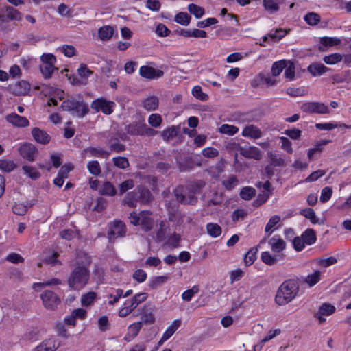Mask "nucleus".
<instances>
[{
    "label": "nucleus",
    "mask_w": 351,
    "mask_h": 351,
    "mask_svg": "<svg viewBox=\"0 0 351 351\" xmlns=\"http://www.w3.org/2000/svg\"><path fill=\"white\" fill-rule=\"evenodd\" d=\"M298 291V281L294 279L287 280L278 287L275 296V302L279 306H285L296 297Z\"/></svg>",
    "instance_id": "1"
},
{
    "label": "nucleus",
    "mask_w": 351,
    "mask_h": 351,
    "mask_svg": "<svg viewBox=\"0 0 351 351\" xmlns=\"http://www.w3.org/2000/svg\"><path fill=\"white\" fill-rule=\"evenodd\" d=\"M60 107L63 110L71 112L79 118L84 117L89 111L88 105L80 95L64 100Z\"/></svg>",
    "instance_id": "2"
},
{
    "label": "nucleus",
    "mask_w": 351,
    "mask_h": 351,
    "mask_svg": "<svg viewBox=\"0 0 351 351\" xmlns=\"http://www.w3.org/2000/svg\"><path fill=\"white\" fill-rule=\"evenodd\" d=\"M89 271L84 266L76 267L70 274L67 282L70 288L75 290L82 289L88 282Z\"/></svg>",
    "instance_id": "3"
},
{
    "label": "nucleus",
    "mask_w": 351,
    "mask_h": 351,
    "mask_svg": "<svg viewBox=\"0 0 351 351\" xmlns=\"http://www.w3.org/2000/svg\"><path fill=\"white\" fill-rule=\"evenodd\" d=\"M125 131L133 136H154L157 131L149 128L143 121H134L126 125Z\"/></svg>",
    "instance_id": "4"
},
{
    "label": "nucleus",
    "mask_w": 351,
    "mask_h": 351,
    "mask_svg": "<svg viewBox=\"0 0 351 351\" xmlns=\"http://www.w3.org/2000/svg\"><path fill=\"white\" fill-rule=\"evenodd\" d=\"M174 194L178 202L184 204H195L197 198L183 186H179L174 190Z\"/></svg>",
    "instance_id": "5"
},
{
    "label": "nucleus",
    "mask_w": 351,
    "mask_h": 351,
    "mask_svg": "<svg viewBox=\"0 0 351 351\" xmlns=\"http://www.w3.org/2000/svg\"><path fill=\"white\" fill-rule=\"evenodd\" d=\"M43 306L48 310L53 311L60 303V299L52 291L46 290L40 294Z\"/></svg>",
    "instance_id": "6"
},
{
    "label": "nucleus",
    "mask_w": 351,
    "mask_h": 351,
    "mask_svg": "<svg viewBox=\"0 0 351 351\" xmlns=\"http://www.w3.org/2000/svg\"><path fill=\"white\" fill-rule=\"evenodd\" d=\"M301 110L306 113L327 114L328 106L321 102H306L301 106Z\"/></svg>",
    "instance_id": "7"
},
{
    "label": "nucleus",
    "mask_w": 351,
    "mask_h": 351,
    "mask_svg": "<svg viewBox=\"0 0 351 351\" xmlns=\"http://www.w3.org/2000/svg\"><path fill=\"white\" fill-rule=\"evenodd\" d=\"M18 150L21 157L29 162L34 161L38 154V149L35 145L29 143L21 145Z\"/></svg>",
    "instance_id": "8"
},
{
    "label": "nucleus",
    "mask_w": 351,
    "mask_h": 351,
    "mask_svg": "<svg viewBox=\"0 0 351 351\" xmlns=\"http://www.w3.org/2000/svg\"><path fill=\"white\" fill-rule=\"evenodd\" d=\"M125 234V226L121 221H114L110 227V231L108 233L109 239H114L119 237H123Z\"/></svg>",
    "instance_id": "9"
},
{
    "label": "nucleus",
    "mask_w": 351,
    "mask_h": 351,
    "mask_svg": "<svg viewBox=\"0 0 351 351\" xmlns=\"http://www.w3.org/2000/svg\"><path fill=\"white\" fill-rule=\"evenodd\" d=\"M140 75L147 79L160 78L164 75V72L160 69H156L149 66H142L139 70Z\"/></svg>",
    "instance_id": "10"
},
{
    "label": "nucleus",
    "mask_w": 351,
    "mask_h": 351,
    "mask_svg": "<svg viewBox=\"0 0 351 351\" xmlns=\"http://www.w3.org/2000/svg\"><path fill=\"white\" fill-rule=\"evenodd\" d=\"M5 119L14 127L25 128L29 125V121L26 117L20 116L16 113H11L7 115Z\"/></svg>",
    "instance_id": "11"
},
{
    "label": "nucleus",
    "mask_w": 351,
    "mask_h": 351,
    "mask_svg": "<svg viewBox=\"0 0 351 351\" xmlns=\"http://www.w3.org/2000/svg\"><path fill=\"white\" fill-rule=\"evenodd\" d=\"M112 104L104 99H97L91 104V108L97 112L101 111L106 114L112 113Z\"/></svg>",
    "instance_id": "12"
},
{
    "label": "nucleus",
    "mask_w": 351,
    "mask_h": 351,
    "mask_svg": "<svg viewBox=\"0 0 351 351\" xmlns=\"http://www.w3.org/2000/svg\"><path fill=\"white\" fill-rule=\"evenodd\" d=\"M60 346V342L55 339H48L43 341L35 348L34 351H56Z\"/></svg>",
    "instance_id": "13"
},
{
    "label": "nucleus",
    "mask_w": 351,
    "mask_h": 351,
    "mask_svg": "<svg viewBox=\"0 0 351 351\" xmlns=\"http://www.w3.org/2000/svg\"><path fill=\"white\" fill-rule=\"evenodd\" d=\"M0 17L5 18L8 20L19 21L21 19V13L14 8L11 6H5L1 9ZM5 19H3L2 21Z\"/></svg>",
    "instance_id": "14"
},
{
    "label": "nucleus",
    "mask_w": 351,
    "mask_h": 351,
    "mask_svg": "<svg viewBox=\"0 0 351 351\" xmlns=\"http://www.w3.org/2000/svg\"><path fill=\"white\" fill-rule=\"evenodd\" d=\"M32 134L34 139L40 144L46 145L51 140V136L45 131L37 127L32 128Z\"/></svg>",
    "instance_id": "15"
},
{
    "label": "nucleus",
    "mask_w": 351,
    "mask_h": 351,
    "mask_svg": "<svg viewBox=\"0 0 351 351\" xmlns=\"http://www.w3.org/2000/svg\"><path fill=\"white\" fill-rule=\"evenodd\" d=\"M241 155L247 158H253L259 160L261 158V150L256 147H248L239 148Z\"/></svg>",
    "instance_id": "16"
},
{
    "label": "nucleus",
    "mask_w": 351,
    "mask_h": 351,
    "mask_svg": "<svg viewBox=\"0 0 351 351\" xmlns=\"http://www.w3.org/2000/svg\"><path fill=\"white\" fill-rule=\"evenodd\" d=\"M335 308L334 306L328 303H324L319 307L318 311L315 313V317L319 319V323H323L326 320L323 316L330 315L335 312Z\"/></svg>",
    "instance_id": "17"
},
{
    "label": "nucleus",
    "mask_w": 351,
    "mask_h": 351,
    "mask_svg": "<svg viewBox=\"0 0 351 351\" xmlns=\"http://www.w3.org/2000/svg\"><path fill=\"white\" fill-rule=\"evenodd\" d=\"M140 195L141 194L139 193L138 189L137 187L126 195L125 197L123 200V202L124 204L128 206L129 207H136L137 203L141 202Z\"/></svg>",
    "instance_id": "18"
},
{
    "label": "nucleus",
    "mask_w": 351,
    "mask_h": 351,
    "mask_svg": "<svg viewBox=\"0 0 351 351\" xmlns=\"http://www.w3.org/2000/svg\"><path fill=\"white\" fill-rule=\"evenodd\" d=\"M242 135L244 137L257 139L261 137L262 132L257 126L254 125H248L243 128Z\"/></svg>",
    "instance_id": "19"
},
{
    "label": "nucleus",
    "mask_w": 351,
    "mask_h": 351,
    "mask_svg": "<svg viewBox=\"0 0 351 351\" xmlns=\"http://www.w3.org/2000/svg\"><path fill=\"white\" fill-rule=\"evenodd\" d=\"M272 252L279 253L286 247L285 241L279 236H274L269 241Z\"/></svg>",
    "instance_id": "20"
},
{
    "label": "nucleus",
    "mask_w": 351,
    "mask_h": 351,
    "mask_svg": "<svg viewBox=\"0 0 351 351\" xmlns=\"http://www.w3.org/2000/svg\"><path fill=\"white\" fill-rule=\"evenodd\" d=\"M13 92L17 95H25L30 90V84L27 81H20L16 83L13 87Z\"/></svg>",
    "instance_id": "21"
},
{
    "label": "nucleus",
    "mask_w": 351,
    "mask_h": 351,
    "mask_svg": "<svg viewBox=\"0 0 351 351\" xmlns=\"http://www.w3.org/2000/svg\"><path fill=\"white\" fill-rule=\"evenodd\" d=\"M84 152L89 153L90 156L107 158L110 153L101 147H88L84 149Z\"/></svg>",
    "instance_id": "22"
},
{
    "label": "nucleus",
    "mask_w": 351,
    "mask_h": 351,
    "mask_svg": "<svg viewBox=\"0 0 351 351\" xmlns=\"http://www.w3.org/2000/svg\"><path fill=\"white\" fill-rule=\"evenodd\" d=\"M39 68L45 79H50L52 77L54 71L58 70V69L55 66V64L42 63Z\"/></svg>",
    "instance_id": "23"
},
{
    "label": "nucleus",
    "mask_w": 351,
    "mask_h": 351,
    "mask_svg": "<svg viewBox=\"0 0 351 351\" xmlns=\"http://www.w3.org/2000/svg\"><path fill=\"white\" fill-rule=\"evenodd\" d=\"M143 106L147 111L155 110L158 106V99L156 96H150L143 101Z\"/></svg>",
    "instance_id": "24"
},
{
    "label": "nucleus",
    "mask_w": 351,
    "mask_h": 351,
    "mask_svg": "<svg viewBox=\"0 0 351 351\" xmlns=\"http://www.w3.org/2000/svg\"><path fill=\"white\" fill-rule=\"evenodd\" d=\"M308 71L313 75H321L328 71V68L321 63H313L308 67Z\"/></svg>",
    "instance_id": "25"
},
{
    "label": "nucleus",
    "mask_w": 351,
    "mask_h": 351,
    "mask_svg": "<svg viewBox=\"0 0 351 351\" xmlns=\"http://www.w3.org/2000/svg\"><path fill=\"white\" fill-rule=\"evenodd\" d=\"M147 298V293H141L135 295L131 300L126 302L130 308L134 311L139 304L144 302Z\"/></svg>",
    "instance_id": "26"
},
{
    "label": "nucleus",
    "mask_w": 351,
    "mask_h": 351,
    "mask_svg": "<svg viewBox=\"0 0 351 351\" xmlns=\"http://www.w3.org/2000/svg\"><path fill=\"white\" fill-rule=\"evenodd\" d=\"M180 34L184 37H195V38H206L207 34L204 30L194 29L193 30H184L182 29Z\"/></svg>",
    "instance_id": "27"
},
{
    "label": "nucleus",
    "mask_w": 351,
    "mask_h": 351,
    "mask_svg": "<svg viewBox=\"0 0 351 351\" xmlns=\"http://www.w3.org/2000/svg\"><path fill=\"white\" fill-rule=\"evenodd\" d=\"M149 215L150 213L149 212H141V218L140 223L143 226V228L146 231L150 230L152 228V220L151 219Z\"/></svg>",
    "instance_id": "28"
},
{
    "label": "nucleus",
    "mask_w": 351,
    "mask_h": 351,
    "mask_svg": "<svg viewBox=\"0 0 351 351\" xmlns=\"http://www.w3.org/2000/svg\"><path fill=\"white\" fill-rule=\"evenodd\" d=\"M22 169L24 173L32 180H36L40 177V173L36 167L29 165H23Z\"/></svg>",
    "instance_id": "29"
},
{
    "label": "nucleus",
    "mask_w": 351,
    "mask_h": 351,
    "mask_svg": "<svg viewBox=\"0 0 351 351\" xmlns=\"http://www.w3.org/2000/svg\"><path fill=\"white\" fill-rule=\"evenodd\" d=\"M108 145L111 151L120 153L125 149V146L123 144L119 143L117 138H111L108 140Z\"/></svg>",
    "instance_id": "30"
},
{
    "label": "nucleus",
    "mask_w": 351,
    "mask_h": 351,
    "mask_svg": "<svg viewBox=\"0 0 351 351\" xmlns=\"http://www.w3.org/2000/svg\"><path fill=\"white\" fill-rule=\"evenodd\" d=\"M99 193L104 195L114 196L116 195L117 191L114 185L110 182H106L103 184Z\"/></svg>",
    "instance_id": "31"
},
{
    "label": "nucleus",
    "mask_w": 351,
    "mask_h": 351,
    "mask_svg": "<svg viewBox=\"0 0 351 351\" xmlns=\"http://www.w3.org/2000/svg\"><path fill=\"white\" fill-rule=\"evenodd\" d=\"M205 186V182L199 180L195 182H191L187 186H184V188L187 189L189 192H191L193 194H196L199 193Z\"/></svg>",
    "instance_id": "32"
},
{
    "label": "nucleus",
    "mask_w": 351,
    "mask_h": 351,
    "mask_svg": "<svg viewBox=\"0 0 351 351\" xmlns=\"http://www.w3.org/2000/svg\"><path fill=\"white\" fill-rule=\"evenodd\" d=\"M181 324L180 320H175L162 335V341H167L177 330Z\"/></svg>",
    "instance_id": "33"
},
{
    "label": "nucleus",
    "mask_w": 351,
    "mask_h": 351,
    "mask_svg": "<svg viewBox=\"0 0 351 351\" xmlns=\"http://www.w3.org/2000/svg\"><path fill=\"white\" fill-rule=\"evenodd\" d=\"M87 169L90 174L95 176H98L101 173V166L97 160L89 161L87 164Z\"/></svg>",
    "instance_id": "34"
},
{
    "label": "nucleus",
    "mask_w": 351,
    "mask_h": 351,
    "mask_svg": "<svg viewBox=\"0 0 351 351\" xmlns=\"http://www.w3.org/2000/svg\"><path fill=\"white\" fill-rule=\"evenodd\" d=\"M302 237L307 245H312L316 241V234L313 229H307L302 235Z\"/></svg>",
    "instance_id": "35"
},
{
    "label": "nucleus",
    "mask_w": 351,
    "mask_h": 351,
    "mask_svg": "<svg viewBox=\"0 0 351 351\" xmlns=\"http://www.w3.org/2000/svg\"><path fill=\"white\" fill-rule=\"evenodd\" d=\"M287 61L282 60L278 62H275L271 66V73L274 77H276L280 75L283 69L287 66Z\"/></svg>",
    "instance_id": "36"
},
{
    "label": "nucleus",
    "mask_w": 351,
    "mask_h": 351,
    "mask_svg": "<svg viewBox=\"0 0 351 351\" xmlns=\"http://www.w3.org/2000/svg\"><path fill=\"white\" fill-rule=\"evenodd\" d=\"M329 141L328 140H321L317 142L315 146V147L311 148L308 152V158L310 160H312L317 152H321L322 151V147L326 145Z\"/></svg>",
    "instance_id": "37"
},
{
    "label": "nucleus",
    "mask_w": 351,
    "mask_h": 351,
    "mask_svg": "<svg viewBox=\"0 0 351 351\" xmlns=\"http://www.w3.org/2000/svg\"><path fill=\"white\" fill-rule=\"evenodd\" d=\"M114 29L110 26H104L99 29V36L102 40H109L113 35Z\"/></svg>",
    "instance_id": "38"
},
{
    "label": "nucleus",
    "mask_w": 351,
    "mask_h": 351,
    "mask_svg": "<svg viewBox=\"0 0 351 351\" xmlns=\"http://www.w3.org/2000/svg\"><path fill=\"white\" fill-rule=\"evenodd\" d=\"M139 193L141 194V202L143 204H148L152 200V195L149 189L143 186H138Z\"/></svg>",
    "instance_id": "39"
},
{
    "label": "nucleus",
    "mask_w": 351,
    "mask_h": 351,
    "mask_svg": "<svg viewBox=\"0 0 351 351\" xmlns=\"http://www.w3.org/2000/svg\"><path fill=\"white\" fill-rule=\"evenodd\" d=\"M112 162L114 165L120 169H125L130 166L128 159L123 156L114 157Z\"/></svg>",
    "instance_id": "40"
},
{
    "label": "nucleus",
    "mask_w": 351,
    "mask_h": 351,
    "mask_svg": "<svg viewBox=\"0 0 351 351\" xmlns=\"http://www.w3.org/2000/svg\"><path fill=\"white\" fill-rule=\"evenodd\" d=\"M321 272L315 271L312 274L308 275L304 282H306L309 287H313L320 280Z\"/></svg>",
    "instance_id": "41"
},
{
    "label": "nucleus",
    "mask_w": 351,
    "mask_h": 351,
    "mask_svg": "<svg viewBox=\"0 0 351 351\" xmlns=\"http://www.w3.org/2000/svg\"><path fill=\"white\" fill-rule=\"evenodd\" d=\"M218 130L221 134L232 136L238 132L239 128L234 125L223 124L220 126Z\"/></svg>",
    "instance_id": "42"
},
{
    "label": "nucleus",
    "mask_w": 351,
    "mask_h": 351,
    "mask_svg": "<svg viewBox=\"0 0 351 351\" xmlns=\"http://www.w3.org/2000/svg\"><path fill=\"white\" fill-rule=\"evenodd\" d=\"M263 7L269 13L274 14L278 11L279 5L274 0H263Z\"/></svg>",
    "instance_id": "43"
},
{
    "label": "nucleus",
    "mask_w": 351,
    "mask_h": 351,
    "mask_svg": "<svg viewBox=\"0 0 351 351\" xmlns=\"http://www.w3.org/2000/svg\"><path fill=\"white\" fill-rule=\"evenodd\" d=\"M257 247L251 248L244 256V263L245 265H251L256 259Z\"/></svg>",
    "instance_id": "44"
},
{
    "label": "nucleus",
    "mask_w": 351,
    "mask_h": 351,
    "mask_svg": "<svg viewBox=\"0 0 351 351\" xmlns=\"http://www.w3.org/2000/svg\"><path fill=\"white\" fill-rule=\"evenodd\" d=\"M206 230L208 234L213 237H217L221 234V228L217 223H210L207 224Z\"/></svg>",
    "instance_id": "45"
},
{
    "label": "nucleus",
    "mask_w": 351,
    "mask_h": 351,
    "mask_svg": "<svg viewBox=\"0 0 351 351\" xmlns=\"http://www.w3.org/2000/svg\"><path fill=\"white\" fill-rule=\"evenodd\" d=\"M300 214L308 219L313 223L315 224L318 222L315 213L312 208H304L300 211Z\"/></svg>",
    "instance_id": "46"
},
{
    "label": "nucleus",
    "mask_w": 351,
    "mask_h": 351,
    "mask_svg": "<svg viewBox=\"0 0 351 351\" xmlns=\"http://www.w3.org/2000/svg\"><path fill=\"white\" fill-rule=\"evenodd\" d=\"M268 156L270 159L271 164L274 166L283 167L285 165L284 159L279 154L269 152Z\"/></svg>",
    "instance_id": "47"
},
{
    "label": "nucleus",
    "mask_w": 351,
    "mask_h": 351,
    "mask_svg": "<svg viewBox=\"0 0 351 351\" xmlns=\"http://www.w3.org/2000/svg\"><path fill=\"white\" fill-rule=\"evenodd\" d=\"M142 322H138L131 324L128 328V336L129 338H134L138 334L141 327Z\"/></svg>",
    "instance_id": "48"
},
{
    "label": "nucleus",
    "mask_w": 351,
    "mask_h": 351,
    "mask_svg": "<svg viewBox=\"0 0 351 351\" xmlns=\"http://www.w3.org/2000/svg\"><path fill=\"white\" fill-rule=\"evenodd\" d=\"M304 21L310 25H315L320 21V16L315 12H309L304 16Z\"/></svg>",
    "instance_id": "49"
},
{
    "label": "nucleus",
    "mask_w": 351,
    "mask_h": 351,
    "mask_svg": "<svg viewBox=\"0 0 351 351\" xmlns=\"http://www.w3.org/2000/svg\"><path fill=\"white\" fill-rule=\"evenodd\" d=\"M255 195V189L250 186H246L242 189L240 192V197L245 200H250Z\"/></svg>",
    "instance_id": "50"
},
{
    "label": "nucleus",
    "mask_w": 351,
    "mask_h": 351,
    "mask_svg": "<svg viewBox=\"0 0 351 351\" xmlns=\"http://www.w3.org/2000/svg\"><path fill=\"white\" fill-rule=\"evenodd\" d=\"M134 186V181L132 179H128L121 183L118 188L120 195H123L128 190L132 189Z\"/></svg>",
    "instance_id": "51"
},
{
    "label": "nucleus",
    "mask_w": 351,
    "mask_h": 351,
    "mask_svg": "<svg viewBox=\"0 0 351 351\" xmlns=\"http://www.w3.org/2000/svg\"><path fill=\"white\" fill-rule=\"evenodd\" d=\"M262 261L268 265H274L277 263V257L272 256L269 252H263L261 254Z\"/></svg>",
    "instance_id": "52"
},
{
    "label": "nucleus",
    "mask_w": 351,
    "mask_h": 351,
    "mask_svg": "<svg viewBox=\"0 0 351 351\" xmlns=\"http://www.w3.org/2000/svg\"><path fill=\"white\" fill-rule=\"evenodd\" d=\"M77 73L82 80H87V78L91 75L93 72L88 68L86 64H82L77 69Z\"/></svg>",
    "instance_id": "53"
},
{
    "label": "nucleus",
    "mask_w": 351,
    "mask_h": 351,
    "mask_svg": "<svg viewBox=\"0 0 351 351\" xmlns=\"http://www.w3.org/2000/svg\"><path fill=\"white\" fill-rule=\"evenodd\" d=\"M189 12L193 14L196 18H201L204 14L203 8L193 3H191L188 6Z\"/></svg>",
    "instance_id": "54"
},
{
    "label": "nucleus",
    "mask_w": 351,
    "mask_h": 351,
    "mask_svg": "<svg viewBox=\"0 0 351 351\" xmlns=\"http://www.w3.org/2000/svg\"><path fill=\"white\" fill-rule=\"evenodd\" d=\"M178 132V127L172 126L164 130L162 133V136L165 141H169L177 136Z\"/></svg>",
    "instance_id": "55"
},
{
    "label": "nucleus",
    "mask_w": 351,
    "mask_h": 351,
    "mask_svg": "<svg viewBox=\"0 0 351 351\" xmlns=\"http://www.w3.org/2000/svg\"><path fill=\"white\" fill-rule=\"evenodd\" d=\"M16 165L12 161L9 160H0V169L5 172H10L14 170Z\"/></svg>",
    "instance_id": "56"
},
{
    "label": "nucleus",
    "mask_w": 351,
    "mask_h": 351,
    "mask_svg": "<svg viewBox=\"0 0 351 351\" xmlns=\"http://www.w3.org/2000/svg\"><path fill=\"white\" fill-rule=\"evenodd\" d=\"M191 17L186 12H180L175 16V21L182 25H187L190 23Z\"/></svg>",
    "instance_id": "57"
},
{
    "label": "nucleus",
    "mask_w": 351,
    "mask_h": 351,
    "mask_svg": "<svg viewBox=\"0 0 351 351\" xmlns=\"http://www.w3.org/2000/svg\"><path fill=\"white\" fill-rule=\"evenodd\" d=\"M238 183L239 181L235 176H230L228 178L227 180H225L222 182L223 186L229 191L235 187Z\"/></svg>",
    "instance_id": "58"
},
{
    "label": "nucleus",
    "mask_w": 351,
    "mask_h": 351,
    "mask_svg": "<svg viewBox=\"0 0 351 351\" xmlns=\"http://www.w3.org/2000/svg\"><path fill=\"white\" fill-rule=\"evenodd\" d=\"M192 95L201 101H206L208 99V95L202 92L200 86H195L192 89Z\"/></svg>",
    "instance_id": "59"
},
{
    "label": "nucleus",
    "mask_w": 351,
    "mask_h": 351,
    "mask_svg": "<svg viewBox=\"0 0 351 351\" xmlns=\"http://www.w3.org/2000/svg\"><path fill=\"white\" fill-rule=\"evenodd\" d=\"M320 42L324 47H332L339 45L341 43V40L332 37H323L321 38Z\"/></svg>",
    "instance_id": "60"
},
{
    "label": "nucleus",
    "mask_w": 351,
    "mask_h": 351,
    "mask_svg": "<svg viewBox=\"0 0 351 351\" xmlns=\"http://www.w3.org/2000/svg\"><path fill=\"white\" fill-rule=\"evenodd\" d=\"M337 262V260L334 256H330V257L325 258H319L317 261V263L319 266L323 267H329L330 265L335 264Z\"/></svg>",
    "instance_id": "61"
},
{
    "label": "nucleus",
    "mask_w": 351,
    "mask_h": 351,
    "mask_svg": "<svg viewBox=\"0 0 351 351\" xmlns=\"http://www.w3.org/2000/svg\"><path fill=\"white\" fill-rule=\"evenodd\" d=\"M96 297V293L93 291H90L82 296L81 303L83 306H88L91 304Z\"/></svg>",
    "instance_id": "62"
},
{
    "label": "nucleus",
    "mask_w": 351,
    "mask_h": 351,
    "mask_svg": "<svg viewBox=\"0 0 351 351\" xmlns=\"http://www.w3.org/2000/svg\"><path fill=\"white\" fill-rule=\"evenodd\" d=\"M341 59V55L336 53L325 56L324 58V61L328 64H334L340 62Z\"/></svg>",
    "instance_id": "63"
},
{
    "label": "nucleus",
    "mask_w": 351,
    "mask_h": 351,
    "mask_svg": "<svg viewBox=\"0 0 351 351\" xmlns=\"http://www.w3.org/2000/svg\"><path fill=\"white\" fill-rule=\"evenodd\" d=\"M168 280L167 276H156L154 278L149 282V287L153 289H157L158 286L162 285Z\"/></svg>",
    "instance_id": "64"
}]
</instances>
